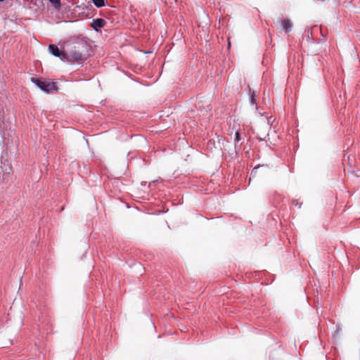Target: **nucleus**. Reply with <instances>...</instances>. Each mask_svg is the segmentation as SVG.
Listing matches in <instances>:
<instances>
[{
    "label": "nucleus",
    "mask_w": 360,
    "mask_h": 360,
    "mask_svg": "<svg viewBox=\"0 0 360 360\" xmlns=\"http://www.w3.org/2000/svg\"><path fill=\"white\" fill-rule=\"evenodd\" d=\"M49 50L54 56L65 59L63 58V53H65V51H60L56 45L50 44L49 46Z\"/></svg>",
    "instance_id": "3"
},
{
    "label": "nucleus",
    "mask_w": 360,
    "mask_h": 360,
    "mask_svg": "<svg viewBox=\"0 0 360 360\" xmlns=\"http://www.w3.org/2000/svg\"><path fill=\"white\" fill-rule=\"evenodd\" d=\"M50 3L53 5V6L57 9L59 10L61 7V3L60 0H49Z\"/></svg>",
    "instance_id": "6"
},
{
    "label": "nucleus",
    "mask_w": 360,
    "mask_h": 360,
    "mask_svg": "<svg viewBox=\"0 0 360 360\" xmlns=\"http://www.w3.org/2000/svg\"><path fill=\"white\" fill-rule=\"evenodd\" d=\"M88 51L89 46L86 41L82 39H75L67 44L63 58L72 62H82L86 60Z\"/></svg>",
    "instance_id": "1"
},
{
    "label": "nucleus",
    "mask_w": 360,
    "mask_h": 360,
    "mask_svg": "<svg viewBox=\"0 0 360 360\" xmlns=\"http://www.w3.org/2000/svg\"><path fill=\"white\" fill-rule=\"evenodd\" d=\"M4 0H0V1H4Z\"/></svg>",
    "instance_id": "9"
},
{
    "label": "nucleus",
    "mask_w": 360,
    "mask_h": 360,
    "mask_svg": "<svg viewBox=\"0 0 360 360\" xmlns=\"http://www.w3.org/2000/svg\"><path fill=\"white\" fill-rule=\"evenodd\" d=\"M105 25V21L102 18H98L93 21L91 26L96 30H98L99 28H102Z\"/></svg>",
    "instance_id": "5"
},
{
    "label": "nucleus",
    "mask_w": 360,
    "mask_h": 360,
    "mask_svg": "<svg viewBox=\"0 0 360 360\" xmlns=\"http://www.w3.org/2000/svg\"><path fill=\"white\" fill-rule=\"evenodd\" d=\"M281 30H284L285 32H289L291 31L292 25L290 20L284 19L281 20Z\"/></svg>",
    "instance_id": "4"
},
{
    "label": "nucleus",
    "mask_w": 360,
    "mask_h": 360,
    "mask_svg": "<svg viewBox=\"0 0 360 360\" xmlns=\"http://www.w3.org/2000/svg\"><path fill=\"white\" fill-rule=\"evenodd\" d=\"M32 82L35 84L42 91L49 93L53 91H57L56 84L51 80L42 81L37 78H32Z\"/></svg>",
    "instance_id": "2"
},
{
    "label": "nucleus",
    "mask_w": 360,
    "mask_h": 360,
    "mask_svg": "<svg viewBox=\"0 0 360 360\" xmlns=\"http://www.w3.org/2000/svg\"><path fill=\"white\" fill-rule=\"evenodd\" d=\"M91 1L94 3V4L98 8L105 6L104 0H91Z\"/></svg>",
    "instance_id": "7"
},
{
    "label": "nucleus",
    "mask_w": 360,
    "mask_h": 360,
    "mask_svg": "<svg viewBox=\"0 0 360 360\" xmlns=\"http://www.w3.org/2000/svg\"><path fill=\"white\" fill-rule=\"evenodd\" d=\"M241 140L240 138V134L238 130H237L235 133V137H234V143L235 146L237 145V143Z\"/></svg>",
    "instance_id": "8"
}]
</instances>
